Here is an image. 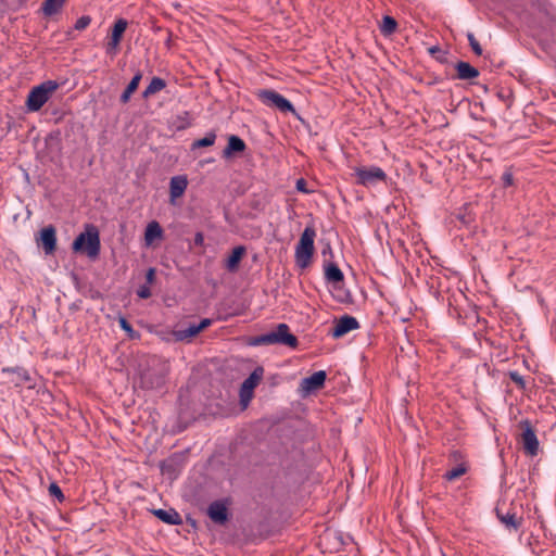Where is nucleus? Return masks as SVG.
<instances>
[{"label": "nucleus", "instance_id": "b1692460", "mask_svg": "<svg viewBox=\"0 0 556 556\" xmlns=\"http://www.w3.org/2000/svg\"><path fill=\"white\" fill-rule=\"evenodd\" d=\"M166 87V83L163 78L160 77H153L150 81V84L147 86L144 91L142 92V97L144 99L150 98L151 96L160 92Z\"/></svg>", "mask_w": 556, "mask_h": 556}, {"label": "nucleus", "instance_id": "7ed1b4c3", "mask_svg": "<svg viewBox=\"0 0 556 556\" xmlns=\"http://www.w3.org/2000/svg\"><path fill=\"white\" fill-rule=\"evenodd\" d=\"M252 345H269V344H283L290 348H296L298 339L290 333L289 326L279 324L276 330L255 337L252 340Z\"/></svg>", "mask_w": 556, "mask_h": 556}, {"label": "nucleus", "instance_id": "f03ea898", "mask_svg": "<svg viewBox=\"0 0 556 556\" xmlns=\"http://www.w3.org/2000/svg\"><path fill=\"white\" fill-rule=\"evenodd\" d=\"M316 230L312 226L305 227L295 247V263L301 268H306L312 262L315 252L314 241Z\"/></svg>", "mask_w": 556, "mask_h": 556}, {"label": "nucleus", "instance_id": "9d476101", "mask_svg": "<svg viewBox=\"0 0 556 556\" xmlns=\"http://www.w3.org/2000/svg\"><path fill=\"white\" fill-rule=\"evenodd\" d=\"M359 328V323L357 319L350 315H344L338 320H336L334 327L331 331V336L334 339L342 338L350 331H353L355 329Z\"/></svg>", "mask_w": 556, "mask_h": 556}, {"label": "nucleus", "instance_id": "6e6552de", "mask_svg": "<svg viewBox=\"0 0 556 556\" xmlns=\"http://www.w3.org/2000/svg\"><path fill=\"white\" fill-rule=\"evenodd\" d=\"M354 175L356 177V182L365 187L376 186L387 179L386 173L382 168L377 166L357 167L355 168Z\"/></svg>", "mask_w": 556, "mask_h": 556}, {"label": "nucleus", "instance_id": "393cba45", "mask_svg": "<svg viewBox=\"0 0 556 556\" xmlns=\"http://www.w3.org/2000/svg\"><path fill=\"white\" fill-rule=\"evenodd\" d=\"M141 78H142L141 72H138L132 77V79L130 80V83L128 84V86L126 87V89L124 90V92L121 96L119 100L122 103L125 104L129 101L131 94L138 89Z\"/></svg>", "mask_w": 556, "mask_h": 556}, {"label": "nucleus", "instance_id": "a878e982", "mask_svg": "<svg viewBox=\"0 0 556 556\" xmlns=\"http://www.w3.org/2000/svg\"><path fill=\"white\" fill-rule=\"evenodd\" d=\"M245 253V249L243 247H236L231 254L227 260L226 267L229 271H235L238 268V265Z\"/></svg>", "mask_w": 556, "mask_h": 556}, {"label": "nucleus", "instance_id": "39448f33", "mask_svg": "<svg viewBox=\"0 0 556 556\" xmlns=\"http://www.w3.org/2000/svg\"><path fill=\"white\" fill-rule=\"evenodd\" d=\"M256 96L267 106L276 108L283 113H295L292 103L275 90L262 89L257 91Z\"/></svg>", "mask_w": 556, "mask_h": 556}, {"label": "nucleus", "instance_id": "e433bc0d", "mask_svg": "<svg viewBox=\"0 0 556 556\" xmlns=\"http://www.w3.org/2000/svg\"><path fill=\"white\" fill-rule=\"evenodd\" d=\"M502 179H503L504 186H506V187L511 186L514 184V177L510 172H505L503 174Z\"/></svg>", "mask_w": 556, "mask_h": 556}, {"label": "nucleus", "instance_id": "f3484780", "mask_svg": "<svg viewBox=\"0 0 556 556\" xmlns=\"http://www.w3.org/2000/svg\"><path fill=\"white\" fill-rule=\"evenodd\" d=\"M188 186V180L186 176H175L169 181V197L170 202H174L175 199L180 198Z\"/></svg>", "mask_w": 556, "mask_h": 556}, {"label": "nucleus", "instance_id": "4be33fe9", "mask_svg": "<svg viewBox=\"0 0 556 556\" xmlns=\"http://www.w3.org/2000/svg\"><path fill=\"white\" fill-rule=\"evenodd\" d=\"M325 278L328 282L339 283L344 279L342 270L334 263H328L325 266Z\"/></svg>", "mask_w": 556, "mask_h": 556}, {"label": "nucleus", "instance_id": "dca6fc26", "mask_svg": "<svg viewBox=\"0 0 556 556\" xmlns=\"http://www.w3.org/2000/svg\"><path fill=\"white\" fill-rule=\"evenodd\" d=\"M2 374L12 375V382L16 387H21L31 380L28 371L20 366L16 367H4L2 368Z\"/></svg>", "mask_w": 556, "mask_h": 556}, {"label": "nucleus", "instance_id": "bb28decb", "mask_svg": "<svg viewBox=\"0 0 556 556\" xmlns=\"http://www.w3.org/2000/svg\"><path fill=\"white\" fill-rule=\"evenodd\" d=\"M467 470L468 467L464 463H462L456 467L452 468L451 470H447L444 475V479H446L447 481H454L464 476L467 472Z\"/></svg>", "mask_w": 556, "mask_h": 556}, {"label": "nucleus", "instance_id": "9b49d317", "mask_svg": "<svg viewBox=\"0 0 556 556\" xmlns=\"http://www.w3.org/2000/svg\"><path fill=\"white\" fill-rule=\"evenodd\" d=\"M262 379V370H254L242 383L240 388V401L245 406L253 396L255 387Z\"/></svg>", "mask_w": 556, "mask_h": 556}, {"label": "nucleus", "instance_id": "0eeeda50", "mask_svg": "<svg viewBox=\"0 0 556 556\" xmlns=\"http://www.w3.org/2000/svg\"><path fill=\"white\" fill-rule=\"evenodd\" d=\"M519 427L522 431L520 434V443L525 453L530 456L538 455L540 444L530 420H521Z\"/></svg>", "mask_w": 556, "mask_h": 556}, {"label": "nucleus", "instance_id": "ddd939ff", "mask_svg": "<svg viewBox=\"0 0 556 556\" xmlns=\"http://www.w3.org/2000/svg\"><path fill=\"white\" fill-rule=\"evenodd\" d=\"M326 377L327 376L324 370L316 371L301 381V388L306 393L316 391L324 387Z\"/></svg>", "mask_w": 556, "mask_h": 556}, {"label": "nucleus", "instance_id": "5701e85b", "mask_svg": "<svg viewBox=\"0 0 556 556\" xmlns=\"http://www.w3.org/2000/svg\"><path fill=\"white\" fill-rule=\"evenodd\" d=\"M67 0H45L41 11L45 16H52L61 11Z\"/></svg>", "mask_w": 556, "mask_h": 556}, {"label": "nucleus", "instance_id": "aec40b11", "mask_svg": "<svg viewBox=\"0 0 556 556\" xmlns=\"http://www.w3.org/2000/svg\"><path fill=\"white\" fill-rule=\"evenodd\" d=\"M153 515L167 525L181 523V517L175 509H154Z\"/></svg>", "mask_w": 556, "mask_h": 556}, {"label": "nucleus", "instance_id": "c756f323", "mask_svg": "<svg viewBox=\"0 0 556 556\" xmlns=\"http://www.w3.org/2000/svg\"><path fill=\"white\" fill-rule=\"evenodd\" d=\"M215 140H216V135L214 132H210L205 137L195 140L192 143V148L195 149V148L211 147L214 144Z\"/></svg>", "mask_w": 556, "mask_h": 556}, {"label": "nucleus", "instance_id": "2eb2a0df", "mask_svg": "<svg viewBox=\"0 0 556 556\" xmlns=\"http://www.w3.org/2000/svg\"><path fill=\"white\" fill-rule=\"evenodd\" d=\"M40 243L46 254L54 252L56 247L55 229L52 226H48L40 231Z\"/></svg>", "mask_w": 556, "mask_h": 556}, {"label": "nucleus", "instance_id": "a211bd4d", "mask_svg": "<svg viewBox=\"0 0 556 556\" xmlns=\"http://www.w3.org/2000/svg\"><path fill=\"white\" fill-rule=\"evenodd\" d=\"M163 233L164 231L156 220L150 222L144 231L146 245L150 247L155 240H161L163 238Z\"/></svg>", "mask_w": 556, "mask_h": 556}, {"label": "nucleus", "instance_id": "c85d7f7f", "mask_svg": "<svg viewBox=\"0 0 556 556\" xmlns=\"http://www.w3.org/2000/svg\"><path fill=\"white\" fill-rule=\"evenodd\" d=\"M501 521L508 528L517 530L520 526V521L515 514L507 513L506 515L500 516Z\"/></svg>", "mask_w": 556, "mask_h": 556}, {"label": "nucleus", "instance_id": "4c0bfd02", "mask_svg": "<svg viewBox=\"0 0 556 556\" xmlns=\"http://www.w3.org/2000/svg\"><path fill=\"white\" fill-rule=\"evenodd\" d=\"M146 280L149 285H152L155 280V269L154 268H149L147 274H146Z\"/></svg>", "mask_w": 556, "mask_h": 556}, {"label": "nucleus", "instance_id": "f8f14e48", "mask_svg": "<svg viewBox=\"0 0 556 556\" xmlns=\"http://www.w3.org/2000/svg\"><path fill=\"white\" fill-rule=\"evenodd\" d=\"M211 325L212 320L210 318H204L200 321L199 325H190L186 329L175 331L174 336L178 341L190 340L191 338L198 336L201 331H203Z\"/></svg>", "mask_w": 556, "mask_h": 556}, {"label": "nucleus", "instance_id": "423d86ee", "mask_svg": "<svg viewBox=\"0 0 556 556\" xmlns=\"http://www.w3.org/2000/svg\"><path fill=\"white\" fill-rule=\"evenodd\" d=\"M154 368L148 369L140 375V383L146 389H155L164 384L166 366L157 359H153Z\"/></svg>", "mask_w": 556, "mask_h": 556}, {"label": "nucleus", "instance_id": "412c9836", "mask_svg": "<svg viewBox=\"0 0 556 556\" xmlns=\"http://www.w3.org/2000/svg\"><path fill=\"white\" fill-rule=\"evenodd\" d=\"M456 72H457V77L459 79H465V80L473 79L479 76L478 70L475 68L473 66H471L467 62H458L456 64Z\"/></svg>", "mask_w": 556, "mask_h": 556}, {"label": "nucleus", "instance_id": "7c9ffc66", "mask_svg": "<svg viewBox=\"0 0 556 556\" xmlns=\"http://www.w3.org/2000/svg\"><path fill=\"white\" fill-rule=\"evenodd\" d=\"M118 324H119V327L126 331L128 333V336L130 338H135L137 337V333L136 331L132 329L131 325L127 321V319L125 317H119L118 318Z\"/></svg>", "mask_w": 556, "mask_h": 556}, {"label": "nucleus", "instance_id": "6ab92c4d", "mask_svg": "<svg viewBox=\"0 0 556 556\" xmlns=\"http://www.w3.org/2000/svg\"><path fill=\"white\" fill-rule=\"evenodd\" d=\"M245 142L238 136L231 135L228 138V144L223 151L224 157H230L235 153H241L245 150Z\"/></svg>", "mask_w": 556, "mask_h": 556}, {"label": "nucleus", "instance_id": "473e14b6", "mask_svg": "<svg viewBox=\"0 0 556 556\" xmlns=\"http://www.w3.org/2000/svg\"><path fill=\"white\" fill-rule=\"evenodd\" d=\"M90 23H91V17L89 15H83L76 21L75 29L84 30L90 25Z\"/></svg>", "mask_w": 556, "mask_h": 556}, {"label": "nucleus", "instance_id": "20e7f679", "mask_svg": "<svg viewBox=\"0 0 556 556\" xmlns=\"http://www.w3.org/2000/svg\"><path fill=\"white\" fill-rule=\"evenodd\" d=\"M75 252L85 251L89 257L98 256L100 252V237L96 227H87L73 242Z\"/></svg>", "mask_w": 556, "mask_h": 556}, {"label": "nucleus", "instance_id": "ea45409f", "mask_svg": "<svg viewBox=\"0 0 556 556\" xmlns=\"http://www.w3.org/2000/svg\"><path fill=\"white\" fill-rule=\"evenodd\" d=\"M203 241H204V237H203L202 232H197L194 236V243L197 245H202Z\"/></svg>", "mask_w": 556, "mask_h": 556}, {"label": "nucleus", "instance_id": "72a5a7b5", "mask_svg": "<svg viewBox=\"0 0 556 556\" xmlns=\"http://www.w3.org/2000/svg\"><path fill=\"white\" fill-rule=\"evenodd\" d=\"M509 378L518 386V388L522 390L526 389V381L518 371H509Z\"/></svg>", "mask_w": 556, "mask_h": 556}, {"label": "nucleus", "instance_id": "4468645a", "mask_svg": "<svg viewBox=\"0 0 556 556\" xmlns=\"http://www.w3.org/2000/svg\"><path fill=\"white\" fill-rule=\"evenodd\" d=\"M207 515L212 521L218 525H224L228 520V510L223 502L215 501L210 504Z\"/></svg>", "mask_w": 556, "mask_h": 556}, {"label": "nucleus", "instance_id": "a19ab883", "mask_svg": "<svg viewBox=\"0 0 556 556\" xmlns=\"http://www.w3.org/2000/svg\"><path fill=\"white\" fill-rule=\"evenodd\" d=\"M437 51H439V48H438V47H431V48L429 49V52H430L431 54L435 53Z\"/></svg>", "mask_w": 556, "mask_h": 556}, {"label": "nucleus", "instance_id": "cd10ccee", "mask_svg": "<svg viewBox=\"0 0 556 556\" xmlns=\"http://www.w3.org/2000/svg\"><path fill=\"white\" fill-rule=\"evenodd\" d=\"M396 26H397L396 21L393 17L387 15L382 18V24H381L380 29L383 35H391L395 31Z\"/></svg>", "mask_w": 556, "mask_h": 556}, {"label": "nucleus", "instance_id": "58836bf2", "mask_svg": "<svg viewBox=\"0 0 556 556\" xmlns=\"http://www.w3.org/2000/svg\"><path fill=\"white\" fill-rule=\"evenodd\" d=\"M296 189L303 193H308L309 191L306 189V181L301 178L296 181Z\"/></svg>", "mask_w": 556, "mask_h": 556}, {"label": "nucleus", "instance_id": "f257e3e1", "mask_svg": "<svg viewBox=\"0 0 556 556\" xmlns=\"http://www.w3.org/2000/svg\"><path fill=\"white\" fill-rule=\"evenodd\" d=\"M60 84L55 80H46L30 89L25 106L28 112H38L59 89Z\"/></svg>", "mask_w": 556, "mask_h": 556}, {"label": "nucleus", "instance_id": "f704fd0d", "mask_svg": "<svg viewBox=\"0 0 556 556\" xmlns=\"http://www.w3.org/2000/svg\"><path fill=\"white\" fill-rule=\"evenodd\" d=\"M49 493H50V495L58 497L59 501H63L64 500V495L62 493V490L60 489V486L56 483H51L49 485Z\"/></svg>", "mask_w": 556, "mask_h": 556}, {"label": "nucleus", "instance_id": "2f4dec72", "mask_svg": "<svg viewBox=\"0 0 556 556\" xmlns=\"http://www.w3.org/2000/svg\"><path fill=\"white\" fill-rule=\"evenodd\" d=\"M467 38H468L469 46L471 47L473 53L477 54V55H481L482 54V48L479 45L478 40L475 38L473 34L472 33H468L467 34Z\"/></svg>", "mask_w": 556, "mask_h": 556}, {"label": "nucleus", "instance_id": "1a4fd4ad", "mask_svg": "<svg viewBox=\"0 0 556 556\" xmlns=\"http://www.w3.org/2000/svg\"><path fill=\"white\" fill-rule=\"evenodd\" d=\"M127 26L128 22L125 18H118L115 21L112 27L109 42L106 45V51L109 53H115L117 51Z\"/></svg>", "mask_w": 556, "mask_h": 556}, {"label": "nucleus", "instance_id": "c9c22d12", "mask_svg": "<svg viewBox=\"0 0 556 556\" xmlns=\"http://www.w3.org/2000/svg\"><path fill=\"white\" fill-rule=\"evenodd\" d=\"M137 294L139 298L141 299H148L151 296V290L148 286H141L138 290H137Z\"/></svg>", "mask_w": 556, "mask_h": 556}]
</instances>
